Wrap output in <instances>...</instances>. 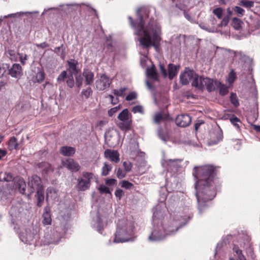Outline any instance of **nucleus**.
Returning <instances> with one entry per match:
<instances>
[{
  "instance_id": "nucleus-1",
  "label": "nucleus",
  "mask_w": 260,
  "mask_h": 260,
  "mask_svg": "<svg viewBox=\"0 0 260 260\" xmlns=\"http://www.w3.org/2000/svg\"><path fill=\"white\" fill-rule=\"evenodd\" d=\"M193 175L196 179L195 187L199 210L205 206V203L216 196V189L220 186L215 178L217 168L213 165L195 167Z\"/></svg>"
},
{
  "instance_id": "nucleus-2",
  "label": "nucleus",
  "mask_w": 260,
  "mask_h": 260,
  "mask_svg": "<svg viewBox=\"0 0 260 260\" xmlns=\"http://www.w3.org/2000/svg\"><path fill=\"white\" fill-rule=\"evenodd\" d=\"M150 10L146 7L139 8L136 12L137 18L134 20L131 16H128L129 24L135 29L136 35H141L145 32L151 30L152 26H155V29L159 28L154 18H151L148 25L145 26V20L149 17Z\"/></svg>"
},
{
  "instance_id": "nucleus-3",
  "label": "nucleus",
  "mask_w": 260,
  "mask_h": 260,
  "mask_svg": "<svg viewBox=\"0 0 260 260\" xmlns=\"http://www.w3.org/2000/svg\"><path fill=\"white\" fill-rule=\"evenodd\" d=\"M159 28H156L155 26H152L151 30L144 32L139 37L138 41L143 48H148L153 46L156 50L159 47L161 38L158 34Z\"/></svg>"
},
{
  "instance_id": "nucleus-4",
  "label": "nucleus",
  "mask_w": 260,
  "mask_h": 260,
  "mask_svg": "<svg viewBox=\"0 0 260 260\" xmlns=\"http://www.w3.org/2000/svg\"><path fill=\"white\" fill-rule=\"evenodd\" d=\"M119 121L116 122V125L122 131L126 132L131 129L132 126V115L127 109L123 110L118 115Z\"/></svg>"
},
{
  "instance_id": "nucleus-5",
  "label": "nucleus",
  "mask_w": 260,
  "mask_h": 260,
  "mask_svg": "<svg viewBox=\"0 0 260 260\" xmlns=\"http://www.w3.org/2000/svg\"><path fill=\"white\" fill-rule=\"evenodd\" d=\"M94 177L92 172H83L81 176L77 179L76 185V189L79 191H84L89 189L91 186V180Z\"/></svg>"
},
{
  "instance_id": "nucleus-6",
  "label": "nucleus",
  "mask_w": 260,
  "mask_h": 260,
  "mask_svg": "<svg viewBox=\"0 0 260 260\" xmlns=\"http://www.w3.org/2000/svg\"><path fill=\"white\" fill-rule=\"evenodd\" d=\"M132 233L133 228L131 226H129L128 228L118 227L115 234L114 241L116 243H122L128 241L131 239L130 236Z\"/></svg>"
},
{
  "instance_id": "nucleus-7",
  "label": "nucleus",
  "mask_w": 260,
  "mask_h": 260,
  "mask_svg": "<svg viewBox=\"0 0 260 260\" xmlns=\"http://www.w3.org/2000/svg\"><path fill=\"white\" fill-rule=\"evenodd\" d=\"M28 185L30 189V193L34 192L35 189L37 191L44 189L41 179L37 175H34L28 178Z\"/></svg>"
},
{
  "instance_id": "nucleus-8",
  "label": "nucleus",
  "mask_w": 260,
  "mask_h": 260,
  "mask_svg": "<svg viewBox=\"0 0 260 260\" xmlns=\"http://www.w3.org/2000/svg\"><path fill=\"white\" fill-rule=\"evenodd\" d=\"M112 82V80L107 75L103 74L100 78L95 81L96 88L100 91L108 89Z\"/></svg>"
},
{
  "instance_id": "nucleus-9",
  "label": "nucleus",
  "mask_w": 260,
  "mask_h": 260,
  "mask_svg": "<svg viewBox=\"0 0 260 260\" xmlns=\"http://www.w3.org/2000/svg\"><path fill=\"white\" fill-rule=\"evenodd\" d=\"M196 75V73L193 70L186 68L184 72L180 75V80L182 84L187 85L192 80Z\"/></svg>"
},
{
  "instance_id": "nucleus-10",
  "label": "nucleus",
  "mask_w": 260,
  "mask_h": 260,
  "mask_svg": "<svg viewBox=\"0 0 260 260\" xmlns=\"http://www.w3.org/2000/svg\"><path fill=\"white\" fill-rule=\"evenodd\" d=\"M62 165L72 172H76L80 170L81 167L74 159L69 158L62 161Z\"/></svg>"
},
{
  "instance_id": "nucleus-11",
  "label": "nucleus",
  "mask_w": 260,
  "mask_h": 260,
  "mask_svg": "<svg viewBox=\"0 0 260 260\" xmlns=\"http://www.w3.org/2000/svg\"><path fill=\"white\" fill-rule=\"evenodd\" d=\"M191 121V118L188 114L179 115L175 120V122L177 125L183 127L188 126Z\"/></svg>"
},
{
  "instance_id": "nucleus-12",
  "label": "nucleus",
  "mask_w": 260,
  "mask_h": 260,
  "mask_svg": "<svg viewBox=\"0 0 260 260\" xmlns=\"http://www.w3.org/2000/svg\"><path fill=\"white\" fill-rule=\"evenodd\" d=\"M26 187V183L22 178L17 177L14 179V187L18 189L20 193H25Z\"/></svg>"
},
{
  "instance_id": "nucleus-13",
  "label": "nucleus",
  "mask_w": 260,
  "mask_h": 260,
  "mask_svg": "<svg viewBox=\"0 0 260 260\" xmlns=\"http://www.w3.org/2000/svg\"><path fill=\"white\" fill-rule=\"evenodd\" d=\"M104 156L110 161L117 163L119 161V154L117 150L107 149L104 152Z\"/></svg>"
},
{
  "instance_id": "nucleus-14",
  "label": "nucleus",
  "mask_w": 260,
  "mask_h": 260,
  "mask_svg": "<svg viewBox=\"0 0 260 260\" xmlns=\"http://www.w3.org/2000/svg\"><path fill=\"white\" fill-rule=\"evenodd\" d=\"M69 66L68 71L70 75L77 74L79 72V70L77 68L78 64V61L75 59H71L67 61Z\"/></svg>"
},
{
  "instance_id": "nucleus-15",
  "label": "nucleus",
  "mask_w": 260,
  "mask_h": 260,
  "mask_svg": "<svg viewBox=\"0 0 260 260\" xmlns=\"http://www.w3.org/2000/svg\"><path fill=\"white\" fill-rule=\"evenodd\" d=\"M9 73L12 77L18 78L22 74L21 66L19 64L14 63L10 69Z\"/></svg>"
},
{
  "instance_id": "nucleus-16",
  "label": "nucleus",
  "mask_w": 260,
  "mask_h": 260,
  "mask_svg": "<svg viewBox=\"0 0 260 260\" xmlns=\"http://www.w3.org/2000/svg\"><path fill=\"white\" fill-rule=\"evenodd\" d=\"M205 78L201 76L199 77L196 74V75L192 79V81L191 83L192 86L196 88H198L199 89H204V81H205Z\"/></svg>"
},
{
  "instance_id": "nucleus-17",
  "label": "nucleus",
  "mask_w": 260,
  "mask_h": 260,
  "mask_svg": "<svg viewBox=\"0 0 260 260\" xmlns=\"http://www.w3.org/2000/svg\"><path fill=\"white\" fill-rule=\"evenodd\" d=\"M222 134L220 132L214 133L211 135V138L208 141V144L209 145H213L216 144L219 141L222 140Z\"/></svg>"
},
{
  "instance_id": "nucleus-18",
  "label": "nucleus",
  "mask_w": 260,
  "mask_h": 260,
  "mask_svg": "<svg viewBox=\"0 0 260 260\" xmlns=\"http://www.w3.org/2000/svg\"><path fill=\"white\" fill-rule=\"evenodd\" d=\"M147 76L150 79L154 81H158V76L156 72L155 67L152 64L150 68L147 69Z\"/></svg>"
},
{
  "instance_id": "nucleus-19",
  "label": "nucleus",
  "mask_w": 260,
  "mask_h": 260,
  "mask_svg": "<svg viewBox=\"0 0 260 260\" xmlns=\"http://www.w3.org/2000/svg\"><path fill=\"white\" fill-rule=\"evenodd\" d=\"M83 76L85 78L86 85H91L93 82L94 74L89 70H85L83 71Z\"/></svg>"
},
{
  "instance_id": "nucleus-20",
  "label": "nucleus",
  "mask_w": 260,
  "mask_h": 260,
  "mask_svg": "<svg viewBox=\"0 0 260 260\" xmlns=\"http://www.w3.org/2000/svg\"><path fill=\"white\" fill-rule=\"evenodd\" d=\"M60 153L63 156H72L76 152L75 148L70 146H62L60 148Z\"/></svg>"
},
{
  "instance_id": "nucleus-21",
  "label": "nucleus",
  "mask_w": 260,
  "mask_h": 260,
  "mask_svg": "<svg viewBox=\"0 0 260 260\" xmlns=\"http://www.w3.org/2000/svg\"><path fill=\"white\" fill-rule=\"evenodd\" d=\"M204 88L206 87V89L209 92H211L215 89V87H217L215 83V81L209 79L208 78H205Z\"/></svg>"
},
{
  "instance_id": "nucleus-22",
  "label": "nucleus",
  "mask_w": 260,
  "mask_h": 260,
  "mask_svg": "<svg viewBox=\"0 0 260 260\" xmlns=\"http://www.w3.org/2000/svg\"><path fill=\"white\" fill-rule=\"evenodd\" d=\"M179 71V67L173 64L170 63L168 65V76L170 79L172 80L177 74Z\"/></svg>"
},
{
  "instance_id": "nucleus-23",
  "label": "nucleus",
  "mask_w": 260,
  "mask_h": 260,
  "mask_svg": "<svg viewBox=\"0 0 260 260\" xmlns=\"http://www.w3.org/2000/svg\"><path fill=\"white\" fill-rule=\"evenodd\" d=\"M38 166L39 168L42 169L43 173L46 174L53 171V169L51 167V165L47 162H41L38 165Z\"/></svg>"
},
{
  "instance_id": "nucleus-24",
  "label": "nucleus",
  "mask_w": 260,
  "mask_h": 260,
  "mask_svg": "<svg viewBox=\"0 0 260 260\" xmlns=\"http://www.w3.org/2000/svg\"><path fill=\"white\" fill-rule=\"evenodd\" d=\"M215 85L219 89V94L221 95H225L229 92L228 87L224 84H221V82L218 81H215Z\"/></svg>"
},
{
  "instance_id": "nucleus-25",
  "label": "nucleus",
  "mask_w": 260,
  "mask_h": 260,
  "mask_svg": "<svg viewBox=\"0 0 260 260\" xmlns=\"http://www.w3.org/2000/svg\"><path fill=\"white\" fill-rule=\"evenodd\" d=\"M8 148L11 151L16 149H18V144L17 143V139L15 137H12L10 138L8 142Z\"/></svg>"
},
{
  "instance_id": "nucleus-26",
  "label": "nucleus",
  "mask_w": 260,
  "mask_h": 260,
  "mask_svg": "<svg viewBox=\"0 0 260 260\" xmlns=\"http://www.w3.org/2000/svg\"><path fill=\"white\" fill-rule=\"evenodd\" d=\"M36 196L37 198V206L40 207L42 206L44 200V189L40 190H37Z\"/></svg>"
},
{
  "instance_id": "nucleus-27",
  "label": "nucleus",
  "mask_w": 260,
  "mask_h": 260,
  "mask_svg": "<svg viewBox=\"0 0 260 260\" xmlns=\"http://www.w3.org/2000/svg\"><path fill=\"white\" fill-rule=\"evenodd\" d=\"M13 177L11 173L7 172H1L0 173V181H11L13 180Z\"/></svg>"
},
{
  "instance_id": "nucleus-28",
  "label": "nucleus",
  "mask_w": 260,
  "mask_h": 260,
  "mask_svg": "<svg viewBox=\"0 0 260 260\" xmlns=\"http://www.w3.org/2000/svg\"><path fill=\"white\" fill-rule=\"evenodd\" d=\"M233 250L239 260H246V257L242 253V250L240 249L238 245H234Z\"/></svg>"
},
{
  "instance_id": "nucleus-29",
  "label": "nucleus",
  "mask_w": 260,
  "mask_h": 260,
  "mask_svg": "<svg viewBox=\"0 0 260 260\" xmlns=\"http://www.w3.org/2000/svg\"><path fill=\"white\" fill-rule=\"evenodd\" d=\"M112 166L108 164L107 162H104V166L102 168L101 175L103 176H107L110 172L112 170Z\"/></svg>"
},
{
  "instance_id": "nucleus-30",
  "label": "nucleus",
  "mask_w": 260,
  "mask_h": 260,
  "mask_svg": "<svg viewBox=\"0 0 260 260\" xmlns=\"http://www.w3.org/2000/svg\"><path fill=\"white\" fill-rule=\"evenodd\" d=\"M46 212L43 213V223L45 225H49L51 223V218L50 213L47 211V208H45Z\"/></svg>"
},
{
  "instance_id": "nucleus-31",
  "label": "nucleus",
  "mask_w": 260,
  "mask_h": 260,
  "mask_svg": "<svg viewBox=\"0 0 260 260\" xmlns=\"http://www.w3.org/2000/svg\"><path fill=\"white\" fill-rule=\"evenodd\" d=\"M236 78V73L234 69H232L228 74L227 81L230 84H232L234 82Z\"/></svg>"
},
{
  "instance_id": "nucleus-32",
  "label": "nucleus",
  "mask_w": 260,
  "mask_h": 260,
  "mask_svg": "<svg viewBox=\"0 0 260 260\" xmlns=\"http://www.w3.org/2000/svg\"><path fill=\"white\" fill-rule=\"evenodd\" d=\"M115 171L116 173V177L119 179L125 178L126 176V173H127L126 171L122 169L121 168H118L117 169H115Z\"/></svg>"
},
{
  "instance_id": "nucleus-33",
  "label": "nucleus",
  "mask_w": 260,
  "mask_h": 260,
  "mask_svg": "<svg viewBox=\"0 0 260 260\" xmlns=\"http://www.w3.org/2000/svg\"><path fill=\"white\" fill-rule=\"evenodd\" d=\"M171 223L172 224V226L171 227V226H170L165 228V230H166L167 232H169V234L173 233L174 232H176L179 229V227H178L177 224H176V221H175L174 220H172Z\"/></svg>"
},
{
  "instance_id": "nucleus-34",
  "label": "nucleus",
  "mask_w": 260,
  "mask_h": 260,
  "mask_svg": "<svg viewBox=\"0 0 260 260\" xmlns=\"http://www.w3.org/2000/svg\"><path fill=\"white\" fill-rule=\"evenodd\" d=\"M127 89V88L126 87H122L120 88L119 90H113V93L117 96L124 97L125 94V92Z\"/></svg>"
},
{
  "instance_id": "nucleus-35",
  "label": "nucleus",
  "mask_w": 260,
  "mask_h": 260,
  "mask_svg": "<svg viewBox=\"0 0 260 260\" xmlns=\"http://www.w3.org/2000/svg\"><path fill=\"white\" fill-rule=\"evenodd\" d=\"M45 74L43 71L38 72L35 77L36 82L38 83H42L45 79Z\"/></svg>"
},
{
  "instance_id": "nucleus-36",
  "label": "nucleus",
  "mask_w": 260,
  "mask_h": 260,
  "mask_svg": "<svg viewBox=\"0 0 260 260\" xmlns=\"http://www.w3.org/2000/svg\"><path fill=\"white\" fill-rule=\"evenodd\" d=\"M230 101L235 107H237L239 106V103L236 93H231L230 96Z\"/></svg>"
},
{
  "instance_id": "nucleus-37",
  "label": "nucleus",
  "mask_w": 260,
  "mask_h": 260,
  "mask_svg": "<svg viewBox=\"0 0 260 260\" xmlns=\"http://www.w3.org/2000/svg\"><path fill=\"white\" fill-rule=\"evenodd\" d=\"M73 76V75L69 74L67 78L66 83L67 86L70 88L73 87L75 84V82Z\"/></svg>"
},
{
  "instance_id": "nucleus-38",
  "label": "nucleus",
  "mask_w": 260,
  "mask_h": 260,
  "mask_svg": "<svg viewBox=\"0 0 260 260\" xmlns=\"http://www.w3.org/2000/svg\"><path fill=\"white\" fill-rule=\"evenodd\" d=\"M240 5L245 8H251L253 7L254 3L248 0H242L240 2Z\"/></svg>"
},
{
  "instance_id": "nucleus-39",
  "label": "nucleus",
  "mask_w": 260,
  "mask_h": 260,
  "mask_svg": "<svg viewBox=\"0 0 260 260\" xmlns=\"http://www.w3.org/2000/svg\"><path fill=\"white\" fill-rule=\"evenodd\" d=\"M242 21L237 18H233L232 19V25L236 29H239L241 27Z\"/></svg>"
},
{
  "instance_id": "nucleus-40",
  "label": "nucleus",
  "mask_w": 260,
  "mask_h": 260,
  "mask_svg": "<svg viewBox=\"0 0 260 260\" xmlns=\"http://www.w3.org/2000/svg\"><path fill=\"white\" fill-rule=\"evenodd\" d=\"M120 184L121 186L125 189H131L134 187V184L127 180H123Z\"/></svg>"
},
{
  "instance_id": "nucleus-41",
  "label": "nucleus",
  "mask_w": 260,
  "mask_h": 260,
  "mask_svg": "<svg viewBox=\"0 0 260 260\" xmlns=\"http://www.w3.org/2000/svg\"><path fill=\"white\" fill-rule=\"evenodd\" d=\"M123 170L126 171L127 172H129L133 167L132 164L129 161H125L123 162Z\"/></svg>"
},
{
  "instance_id": "nucleus-42",
  "label": "nucleus",
  "mask_w": 260,
  "mask_h": 260,
  "mask_svg": "<svg viewBox=\"0 0 260 260\" xmlns=\"http://www.w3.org/2000/svg\"><path fill=\"white\" fill-rule=\"evenodd\" d=\"M67 72L66 71H62L57 78V81L58 82L64 81L68 77Z\"/></svg>"
},
{
  "instance_id": "nucleus-43",
  "label": "nucleus",
  "mask_w": 260,
  "mask_h": 260,
  "mask_svg": "<svg viewBox=\"0 0 260 260\" xmlns=\"http://www.w3.org/2000/svg\"><path fill=\"white\" fill-rule=\"evenodd\" d=\"M99 190L101 193L111 194L109 188L104 185H100Z\"/></svg>"
},
{
  "instance_id": "nucleus-44",
  "label": "nucleus",
  "mask_w": 260,
  "mask_h": 260,
  "mask_svg": "<svg viewBox=\"0 0 260 260\" xmlns=\"http://www.w3.org/2000/svg\"><path fill=\"white\" fill-rule=\"evenodd\" d=\"M234 11L239 17L243 16L245 13L244 10L238 6L235 7L234 8Z\"/></svg>"
},
{
  "instance_id": "nucleus-45",
  "label": "nucleus",
  "mask_w": 260,
  "mask_h": 260,
  "mask_svg": "<svg viewBox=\"0 0 260 260\" xmlns=\"http://www.w3.org/2000/svg\"><path fill=\"white\" fill-rule=\"evenodd\" d=\"M213 13L218 18L221 19L223 14V10L221 8H217L213 10Z\"/></svg>"
},
{
  "instance_id": "nucleus-46",
  "label": "nucleus",
  "mask_w": 260,
  "mask_h": 260,
  "mask_svg": "<svg viewBox=\"0 0 260 260\" xmlns=\"http://www.w3.org/2000/svg\"><path fill=\"white\" fill-rule=\"evenodd\" d=\"M164 119V116L161 113H157L154 117V121L156 123H160Z\"/></svg>"
},
{
  "instance_id": "nucleus-47",
  "label": "nucleus",
  "mask_w": 260,
  "mask_h": 260,
  "mask_svg": "<svg viewBox=\"0 0 260 260\" xmlns=\"http://www.w3.org/2000/svg\"><path fill=\"white\" fill-rule=\"evenodd\" d=\"M120 108H121L120 106L119 105L117 107L112 108L110 109V110H109L108 111V114L109 116H110V117L113 116V115L115 113H116L120 109Z\"/></svg>"
},
{
  "instance_id": "nucleus-48",
  "label": "nucleus",
  "mask_w": 260,
  "mask_h": 260,
  "mask_svg": "<svg viewBox=\"0 0 260 260\" xmlns=\"http://www.w3.org/2000/svg\"><path fill=\"white\" fill-rule=\"evenodd\" d=\"M159 68L160 73L164 77H166L167 76V72L165 66L164 64L160 63L159 65Z\"/></svg>"
},
{
  "instance_id": "nucleus-49",
  "label": "nucleus",
  "mask_w": 260,
  "mask_h": 260,
  "mask_svg": "<svg viewBox=\"0 0 260 260\" xmlns=\"http://www.w3.org/2000/svg\"><path fill=\"white\" fill-rule=\"evenodd\" d=\"M132 111L134 113H142L143 112V107L140 105L134 106V107H133Z\"/></svg>"
},
{
  "instance_id": "nucleus-50",
  "label": "nucleus",
  "mask_w": 260,
  "mask_h": 260,
  "mask_svg": "<svg viewBox=\"0 0 260 260\" xmlns=\"http://www.w3.org/2000/svg\"><path fill=\"white\" fill-rule=\"evenodd\" d=\"M137 98V94L135 92H131L129 94H128L125 100L127 101H132Z\"/></svg>"
},
{
  "instance_id": "nucleus-51",
  "label": "nucleus",
  "mask_w": 260,
  "mask_h": 260,
  "mask_svg": "<svg viewBox=\"0 0 260 260\" xmlns=\"http://www.w3.org/2000/svg\"><path fill=\"white\" fill-rule=\"evenodd\" d=\"M123 194L124 192L122 189L119 188L116 189L115 191V195L117 198L119 199V200L121 199Z\"/></svg>"
},
{
  "instance_id": "nucleus-52",
  "label": "nucleus",
  "mask_w": 260,
  "mask_h": 260,
  "mask_svg": "<svg viewBox=\"0 0 260 260\" xmlns=\"http://www.w3.org/2000/svg\"><path fill=\"white\" fill-rule=\"evenodd\" d=\"M8 68L9 66L8 64H3V67L0 66V78L3 76L6 70Z\"/></svg>"
},
{
  "instance_id": "nucleus-53",
  "label": "nucleus",
  "mask_w": 260,
  "mask_h": 260,
  "mask_svg": "<svg viewBox=\"0 0 260 260\" xmlns=\"http://www.w3.org/2000/svg\"><path fill=\"white\" fill-rule=\"evenodd\" d=\"M19 59L21 63L24 65L26 60L27 59V56L26 54H19Z\"/></svg>"
},
{
  "instance_id": "nucleus-54",
  "label": "nucleus",
  "mask_w": 260,
  "mask_h": 260,
  "mask_svg": "<svg viewBox=\"0 0 260 260\" xmlns=\"http://www.w3.org/2000/svg\"><path fill=\"white\" fill-rule=\"evenodd\" d=\"M106 184L107 185H113L115 184H116L117 183V180L115 179L111 178V179H107L106 180Z\"/></svg>"
},
{
  "instance_id": "nucleus-55",
  "label": "nucleus",
  "mask_w": 260,
  "mask_h": 260,
  "mask_svg": "<svg viewBox=\"0 0 260 260\" xmlns=\"http://www.w3.org/2000/svg\"><path fill=\"white\" fill-rule=\"evenodd\" d=\"M82 77L80 75L76 78V85L78 87H80L82 85Z\"/></svg>"
},
{
  "instance_id": "nucleus-56",
  "label": "nucleus",
  "mask_w": 260,
  "mask_h": 260,
  "mask_svg": "<svg viewBox=\"0 0 260 260\" xmlns=\"http://www.w3.org/2000/svg\"><path fill=\"white\" fill-rule=\"evenodd\" d=\"M92 92L91 89L90 88H88L86 90H85L82 91V94L85 95L86 98H88L90 94Z\"/></svg>"
},
{
  "instance_id": "nucleus-57",
  "label": "nucleus",
  "mask_w": 260,
  "mask_h": 260,
  "mask_svg": "<svg viewBox=\"0 0 260 260\" xmlns=\"http://www.w3.org/2000/svg\"><path fill=\"white\" fill-rule=\"evenodd\" d=\"M229 22V18L228 16L224 17L221 22V25L222 26H226Z\"/></svg>"
},
{
  "instance_id": "nucleus-58",
  "label": "nucleus",
  "mask_w": 260,
  "mask_h": 260,
  "mask_svg": "<svg viewBox=\"0 0 260 260\" xmlns=\"http://www.w3.org/2000/svg\"><path fill=\"white\" fill-rule=\"evenodd\" d=\"M230 121L231 123L234 125L235 123H236L237 122L240 121V120L238 118H237L236 116L233 115V117L230 119Z\"/></svg>"
},
{
  "instance_id": "nucleus-59",
  "label": "nucleus",
  "mask_w": 260,
  "mask_h": 260,
  "mask_svg": "<svg viewBox=\"0 0 260 260\" xmlns=\"http://www.w3.org/2000/svg\"><path fill=\"white\" fill-rule=\"evenodd\" d=\"M109 97L110 98L111 104L113 105L116 104L119 102L118 99L117 98H116V102H114V98L111 94H109Z\"/></svg>"
},
{
  "instance_id": "nucleus-60",
  "label": "nucleus",
  "mask_w": 260,
  "mask_h": 260,
  "mask_svg": "<svg viewBox=\"0 0 260 260\" xmlns=\"http://www.w3.org/2000/svg\"><path fill=\"white\" fill-rule=\"evenodd\" d=\"M49 44L46 42H43L42 43L37 45V47H40V48H43V49L49 47Z\"/></svg>"
},
{
  "instance_id": "nucleus-61",
  "label": "nucleus",
  "mask_w": 260,
  "mask_h": 260,
  "mask_svg": "<svg viewBox=\"0 0 260 260\" xmlns=\"http://www.w3.org/2000/svg\"><path fill=\"white\" fill-rule=\"evenodd\" d=\"M7 154V151L0 149V160Z\"/></svg>"
},
{
  "instance_id": "nucleus-62",
  "label": "nucleus",
  "mask_w": 260,
  "mask_h": 260,
  "mask_svg": "<svg viewBox=\"0 0 260 260\" xmlns=\"http://www.w3.org/2000/svg\"><path fill=\"white\" fill-rule=\"evenodd\" d=\"M18 15V13H15V14H10L8 15H5L3 17V18H14L16 16V15Z\"/></svg>"
},
{
  "instance_id": "nucleus-63",
  "label": "nucleus",
  "mask_w": 260,
  "mask_h": 260,
  "mask_svg": "<svg viewBox=\"0 0 260 260\" xmlns=\"http://www.w3.org/2000/svg\"><path fill=\"white\" fill-rule=\"evenodd\" d=\"M158 135L159 137V138L161 139V140H165V137L164 136V135L162 134V132H161V129H159L158 131Z\"/></svg>"
},
{
  "instance_id": "nucleus-64",
  "label": "nucleus",
  "mask_w": 260,
  "mask_h": 260,
  "mask_svg": "<svg viewBox=\"0 0 260 260\" xmlns=\"http://www.w3.org/2000/svg\"><path fill=\"white\" fill-rule=\"evenodd\" d=\"M253 128L257 132H260V125H253Z\"/></svg>"
}]
</instances>
